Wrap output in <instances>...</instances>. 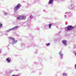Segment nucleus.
<instances>
[{"label":"nucleus","mask_w":76,"mask_h":76,"mask_svg":"<svg viewBox=\"0 0 76 76\" xmlns=\"http://www.w3.org/2000/svg\"><path fill=\"white\" fill-rule=\"evenodd\" d=\"M2 27V23H0V28Z\"/></svg>","instance_id":"obj_12"},{"label":"nucleus","mask_w":76,"mask_h":76,"mask_svg":"<svg viewBox=\"0 0 76 76\" xmlns=\"http://www.w3.org/2000/svg\"><path fill=\"white\" fill-rule=\"evenodd\" d=\"M53 2V0H50L49 1V4H51Z\"/></svg>","instance_id":"obj_9"},{"label":"nucleus","mask_w":76,"mask_h":76,"mask_svg":"<svg viewBox=\"0 0 76 76\" xmlns=\"http://www.w3.org/2000/svg\"><path fill=\"white\" fill-rule=\"evenodd\" d=\"M1 53V51L0 50V53Z\"/></svg>","instance_id":"obj_19"},{"label":"nucleus","mask_w":76,"mask_h":76,"mask_svg":"<svg viewBox=\"0 0 76 76\" xmlns=\"http://www.w3.org/2000/svg\"><path fill=\"white\" fill-rule=\"evenodd\" d=\"M8 38L9 39H12L13 40V42H12V44H16V42H17V40L15 41V39L14 38L9 37Z\"/></svg>","instance_id":"obj_1"},{"label":"nucleus","mask_w":76,"mask_h":76,"mask_svg":"<svg viewBox=\"0 0 76 76\" xmlns=\"http://www.w3.org/2000/svg\"><path fill=\"white\" fill-rule=\"evenodd\" d=\"M30 19H32V16H31L30 17Z\"/></svg>","instance_id":"obj_17"},{"label":"nucleus","mask_w":76,"mask_h":76,"mask_svg":"<svg viewBox=\"0 0 76 76\" xmlns=\"http://www.w3.org/2000/svg\"><path fill=\"white\" fill-rule=\"evenodd\" d=\"M61 53V52H59V54L61 57V58H62L63 56V53Z\"/></svg>","instance_id":"obj_7"},{"label":"nucleus","mask_w":76,"mask_h":76,"mask_svg":"<svg viewBox=\"0 0 76 76\" xmlns=\"http://www.w3.org/2000/svg\"><path fill=\"white\" fill-rule=\"evenodd\" d=\"M52 25H51V24H49V28H51V27Z\"/></svg>","instance_id":"obj_13"},{"label":"nucleus","mask_w":76,"mask_h":76,"mask_svg":"<svg viewBox=\"0 0 76 76\" xmlns=\"http://www.w3.org/2000/svg\"><path fill=\"white\" fill-rule=\"evenodd\" d=\"M74 27L72 26H68V27H66L65 28V30H67V31H69L70 30H71L72 29H73Z\"/></svg>","instance_id":"obj_3"},{"label":"nucleus","mask_w":76,"mask_h":76,"mask_svg":"<svg viewBox=\"0 0 76 76\" xmlns=\"http://www.w3.org/2000/svg\"><path fill=\"white\" fill-rule=\"evenodd\" d=\"M50 43H48L46 45L47 46H48V45H50Z\"/></svg>","instance_id":"obj_14"},{"label":"nucleus","mask_w":76,"mask_h":76,"mask_svg":"<svg viewBox=\"0 0 76 76\" xmlns=\"http://www.w3.org/2000/svg\"><path fill=\"white\" fill-rule=\"evenodd\" d=\"M44 12H45V10H44Z\"/></svg>","instance_id":"obj_20"},{"label":"nucleus","mask_w":76,"mask_h":76,"mask_svg":"<svg viewBox=\"0 0 76 76\" xmlns=\"http://www.w3.org/2000/svg\"><path fill=\"white\" fill-rule=\"evenodd\" d=\"M7 61V63H10V59H9V58H7L6 60Z\"/></svg>","instance_id":"obj_8"},{"label":"nucleus","mask_w":76,"mask_h":76,"mask_svg":"<svg viewBox=\"0 0 76 76\" xmlns=\"http://www.w3.org/2000/svg\"><path fill=\"white\" fill-rule=\"evenodd\" d=\"M20 4H18L17 7H16L14 9V10L15 12H16V11L17 10H18V9H19V7H20Z\"/></svg>","instance_id":"obj_4"},{"label":"nucleus","mask_w":76,"mask_h":76,"mask_svg":"<svg viewBox=\"0 0 76 76\" xmlns=\"http://www.w3.org/2000/svg\"><path fill=\"white\" fill-rule=\"evenodd\" d=\"M12 29L11 28V29H9L7 31H6L8 32H10V31H12Z\"/></svg>","instance_id":"obj_10"},{"label":"nucleus","mask_w":76,"mask_h":76,"mask_svg":"<svg viewBox=\"0 0 76 76\" xmlns=\"http://www.w3.org/2000/svg\"><path fill=\"white\" fill-rule=\"evenodd\" d=\"M4 13L5 15H7V12H4Z\"/></svg>","instance_id":"obj_15"},{"label":"nucleus","mask_w":76,"mask_h":76,"mask_svg":"<svg viewBox=\"0 0 76 76\" xmlns=\"http://www.w3.org/2000/svg\"><path fill=\"white\" fill-rule=\"evenodd\" d=\"M19 27L18 26H17L14 27L13 28H12V30H15L16 29H17Z\"/></svg>","instance_id":"obj_6"},{"label":"nucleus","mask_w":76,"mask_h":76,"mask_svg":"<svg viewBox=\"0 0 76 76\" xmlns=\"http://www.w3.org/2000/svg\"><path fill=\"white\" fill-rule=\"evenodd\" d=\"M67 74L66 73H64L63 74V76H66Z\"/></svg>","instance_id":"obj_11"},{"label":"nucleus","mask_w":76,"mask_h":76,"mask_svg":"<svg viewBox=\"0 0 76 76\" xmlns=\"http://www.w3.org/2000/svg\"><path fill=\"white\" fill-rule=\"evenodd\" d=\"M26 16H20L17 18V19L18 20H21V19H26Z\"/></svg>","instance_id":"obj_2"},{"label":"nucleus","mask_w":76,"mask_h":76,"mask_svg":"<svg viewBox=\"0 0 76 76\" xmlns=\"http://www.w3.org/2000/svg\"><path fill=\"white\" fill-rule=\"evenodd\" d=\"M12 76H18V75H12Z\"/></svg>","instance_id":"obj_16"},{"label":"nucleus","mask_w":76,"mask_h":76,"mask_svg":"<svg viewBox=\"0 0 76 76\" xmlns=\"http://www.w3.org/2000/svg\"><path fill=\"white\" fill-rule=\"evenodd\" d=\"M62 43H63V44H64L65 46H66V45H66L67 41H66V40H63L62 41Z\"/></svg>","instance_id":"obj_5"},{"label":"nucleus","mask_w":76,"mask_h":76,"mask_svg":"<svg viewBox=\"0 0 76 76\" xmlns=\"http://www.w3.org/2000/svg\"><path fill=\"white\" fill-rule=\"evenodd\" d=\"M74 53L75 56H76V53Z\"/></svg>","instance_id":"obj_18"}]
</instances>
